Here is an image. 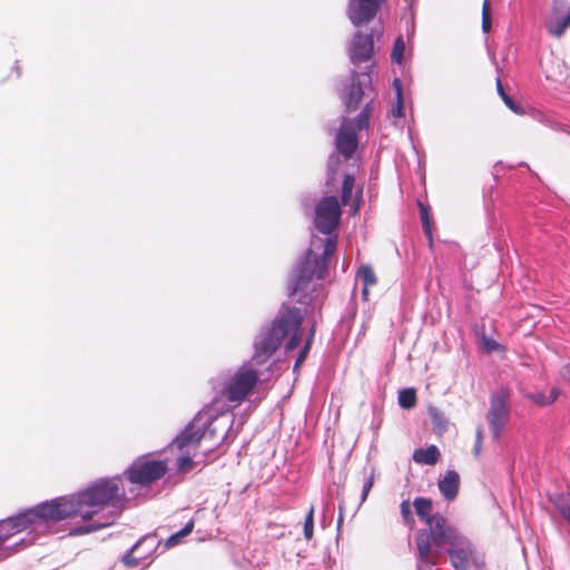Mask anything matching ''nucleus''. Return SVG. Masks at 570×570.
I'll return each instance as SVG.
<instances>
[{
  "label": "nucleus",
  "mask_w": 570,
  "mask_h": 570,
  "mask_svg": "<svg viewBox=\"0 0 570 570\" xmlns=\"http://www.w3.org/2000/svg\"><path fill=\"white\" fill-rule=\"evenodd\" d=\"M426 524L429 528L420 529L415 535L416 566L424 564L425 568H434L439 562L440 552L434 551L432 546L434 544L436 548L449 546L452 538L458 537L461 532L440 513H434Z\"/></svg>",
  "instance_id": "nucleus-5"
},
{
  "label": "nucleus",
  "mask_w": 570,
  "mask_h": 570,
  "mask_svg": "<svg viewBox=\"0 0 570 570\" xmlns=\"http://www.w3.org/2000/svg\"><path fill=\"white\" fill-rule=\"evenodd\" d=\"M372 90L371 75L366 72L358 73L353 70L348 83L340 89V98L345 107V111H355L363 98L370 96Z\"/></svg>",
  "instance_id": "nucleus-11"
},
{
  "label": "nucleus",
  "mask_w": 570,
  "mask_h": 570,
  "mask_svg": "<svg viewBox=\"0 0 570 570\" xmlns=\"http://www.w3.org/2000/svg\"><path fill=\"white\" fill-rule=\"evenodd\" d=\"M338 509H340V512H338V518H337V530L341 529L342 524H343V521H344V508H343V504H340L338 505Z\"/></svg>",
  "instance_id": "nucleus-43"
},
{
  "label": "nucleus",
  "mask_w": 570,
  "mask_h": 570,
  "mask_svg": "<svg viewBox=\"0 0 570 570\" xmlns=\"http://www.w3.org/2000/svg\"><path fill=\"white\" fill-rule=\"evenodd\" d=\"M357 135L352 124L343 118L335 136V147L345 159L352 158L357 148Z\"/></svg>",
  "instance_id": "nucleus-17"
},
{
  "label": "nucleus",
  "mask_w": 570,
  "mask_h": 570,
  "mask_svg": "<svg viewBox=\"0 0 570 570\" xmlns=\"http://www.w3.org/2000/svg\"><path fill=\"white\" fill-rule=\"evenodd\" d=\"M399 404L401 407L410 410L416 404V393L412 387L404 389L399 393Z\"/></svg>",
  "instance_id": "nucleus-27"
},
{
  "label": "nucleus",
  "mask_w": 570,
  "mask_h": 570,
  "mask_svg": "<svg viewBox=\"0 0 570 570\" xmlns=\"http://www.w3.org/2000/svg\"><path fill=\"white\" fill-rule=\"evenodd\" d=\"M420 206H421L420 216H421L422 225L424 228V233L428 236V238L430 239V242H432L431 222H430L428 208L424 207L423 205H420Z\"/></svg>",
  "instance_id": "nucleus-32"
},
{
  "label": "nucleus",
  "mask_w": 570,
  "mask_h": 570,
  "mask_svg": "<svg viewBox=\"0 0 570 570\" xmlns=\"http://www.w3.org/2000/svg\"><path fill=\"white\" fill-rule=\"evenodd\" d=\"M217 403L214 400L204 406L171 441L173 446L180 452H186L177 458L176 465L179 472H186L193 468L194 461L189 450L196 449L202 441L209 442L208 449L213 450L229 438L235 439L236 434H232L234 417L219 410Z\"/></svg>",
  "instance_id": "nucleus-2"
},
{
  "label": "nucleus",
  "mask_w": 570,
  "mask_h": 570,
  "mask_svg": "<svg viewBox=\"0 0 570 570\" xmlns=\"http://www.w3.org/2000/svg\"><path fill=\"white\" fill-rule=\"evenodd\" d=\"M393 89L395 91V98L403 97V87L402 81L399 78H394L392 82Z\"/></svg>",
  "instance_id": "nucleus-40"
},
{
  "label": "nucleus",
  "mask_w": 570,
  "mask_h": 570,
  "mask_svg": "<svg viewBox=\"0 0 570 570\" xmlns=\"http://www.w3.org/2000/svg\"><path fill=\"white\" fill-rule=\"evenodd\" d=\"M373 100L374 98L372 97L356 117V127L358 130H364L368 127L370 117L373 111Z\"/></svg>",
  "instance_id": "nucleus-26"
},
{
  "label": "nucleus",
  "mask_w": 570,
  "mask_h": 570,
  "mask_svg": "<svg viewBox=\"0 0 570 570\" xmlns=\"http://www.w3.org/2000/svg\"><path fill=\"white\" fill-rule=\"evenodd\" d=\"M440 455L438 446L432 444L425 449H416L412 458L419 464L434 465L439 461Z\"/></svg>",
  "instance_id": "nucleus-20"
},
{
  "label": "nucleus",
  "mask_w": 570,
  "mask_h": 570,
  "mask_svg": "<svg viewBox=\"0 0 570 570\" xmlns=\"http://www.w3.org/2000/svg\"><path fill=\"white\" fill-rule=\"evenodd\" d=\"M404 51H405L404 40H403L402 36H399L394 41L393 49L391 52L392 60L396 63H401L403 60Z\"/></svg>",
  "instance_id": "nucleus-29"
},
{
  "label": "nucleus",
  "mask_w": 570,
  "mask_h": 570,
  "mask_svg": "<svg viewBox=\"0 0 570 570\" xmlns=\"http://www.w3.org/2000/svg\"><path fill=\"white\" fill-rule=\"evenodd\" d=\"M21 75H22V68L20 66L19 60H16L13 66L11 67L10 75L8 77L11 78L13 76L16 79H19L21 77Z\"/></svg>",
  "instance_id": "nucleus-39"
},
{
  "label": "nucleus",
  "mask_w": 570,
  "mask_h": 570,
  "mask_svg": "<svg viewBox=\"0 0 570 570\" xmlns=\"http://www.w3.org/2000/svg\"><path fill=\"white\" fill-rule=\"evenodd\" d=\"M161 541L155 532L141 537L129 550L121 557L122 563L128 568L138 566L140 560L151 557L159 548Z\"/></svg>",
  "instance_id": "nucleus-13"
},
{
  "label": "nucleus",
  "mask_w": 570,
  "mask_h": 570,
  "mask_svg": "<svg viewBox=\"0 0 570 570\" xmlns=\"http://www.w3.org/2000/svg\"><path fill=\"white\" fill-rule=\"evenodd\" d=\"M482 446V430H476V438H475V444H474V453L479 454Z\"/></svg>",
  "instance_id": "nucleus-41"
},
{
  "label": "nucleus",
  "mask_w": 570,
  "mask_h": 570,
  "mask_svg": "<svg viewBox=\"0 0 570 570\" xmlns=\"http://www.w3.org/2000/svg\"><path fill=\"white\" fill-rule=\"evenodd\" d=\"M305 313L301 308L283 303L269 323L261 326L253 341V361L262 365L281 347L285 337L287 352L295 350L302 341L301 326Z\"/></svg>",
  "instance_id": "nucleus-3"
},
{
  "label": "nucleus",
  "mask_w": 570,
  "mask_h": 570,
  "mask_svg": "<svg viewBox=\"0 0 570 570\" xmlns=\"http://www.w3.org/2000/svg\"><path fill=\"white\" fill-rule=\"evenodd\" d=\"M374 41L373 33H362L356 31L348 46V57L353 65L368 61L373 56Z\"/></svg>",
  "instance_id": "nucleus-16"
},
{
  "label": "nucleus",
  "mask_w": 570,
  "mask_h": 570,
  "mask_svg": "<svg viewBox=\"0 0 570 570\" xmlns=\"http://www.w3.org/2000/svg\"><path fill=\"white\" fill-rule=\"evenodd\" d=\"M323 247L321 257H317L311 248L301 255L288 276V296H297L296 302L302 305L315 306L318 293L317 285H312V279L314 276L320 282L326 278L328 259L336 250V238L327 237Z\"/></svg>",
  "instance_id": "nucleus-4"
},
{
  "label": "nucleus",
  "mask_w": 570,
  "mask_h": 570,
  "mask_svg": "<svg viewBox=\"0 0 570 570\" xmlns=\"http://www.w3.org/2000/svg\"><path fill=\"white\" fill-rule=\"evenodd\" d=\"M259 381V373L249 362L243 363L233 374L225 376L220 394L235 405L240 404Z\"/></svg>",
  "instance_id": "nucleus-8"
},
{
  "label": "nucleus",
  "mask_w": 570,
  "mask_h": 570,
  "mask_svg": "<svg viewBox=\"0 0 570 570\" xmlns=\"http://www.w3.org/2000/svg\"><path fill=\"white\" fill-rule=\"evenodd\" d=\"M548 498L561 517L570 523V493L557 491L548 494Z\"/></svg>",
  "instance_id": "nucleus-19"
},
{
  "label": "nucleus",
  "mask_w": 570,
  "mask_h": 570,
  "mask_svg": "<svg viewBox=\"0 0 570 570\" xmlns=\"http://www.w3.org/2000/svg\"><path fill=\"white\" fill-rule=\"evenodd\" d=\"M413 507L419 518L425 523L434 517V513H432V501L429 498H415L413 501Z\"/></svg>",
  "instance_id": "nucleus-21"
},
{
  "label": "nucleus",
  "mask_w": 570,
  "mask_h": 570,
  "mask_svg": "<svg viewBox=\"0 0 570 570\" xmlns=\"http://www.w3.org/2000/svg\"><path fill=\"white\" fill-rule=\"evenodd\" d=\"M354 184V175L345 174L341 187V202L334 195L324 196L317 202L314 224L320 233L330 235L338 226L342 216L341 207L348 204Z\"/></svg>",
  "instance_id": "nucleus-6"
},
{
  "label": "nucleus",
  "mask_w": 570,
  "mask_h": 570,
  "mask_svg": "<svg viewBox=\"0 0 570 570\" xmlns=\"http://www.w3.org/2000/svg\"><path fill=\"white\" fill-rule=\"evenodd\" d=\"M401 515L402 518L404 519L405 522H410L413 520V515H412V508H411V504L409 501H403L401 503Z\"/></svg>",
  "instance_id": "nucleus-38"
},
{
  "label": "nucleus",
  "mask_w": 570,
  "mask_h": 570,
  "mask_svg": "<svg viewBox=\"0 0 570 570\" xmlns=\"http://www.w3.org/2000/svg\"><path fill=\"white\" fill-rule=\"evenodd\" d=\"M497 91L499 94V96L501 97V99L503 100V102L505 104V106L511 110L513 111L514 114L517 115H523L524 111L522 109L521 106H519L504 90L503 86H502V82L501 80L498 78L497 79Z\"/></svg>",
  "instance_id": "nucleus-25"
},
{
  "label": "nucleus",
  "mask_w": 570,
  "mask_h": 570,
  "mask_svg": "<svg viewBox=\"0 0 570 570\" xmlns=\"http://www.w3.org/2000/svg\"><path fill=\"white\" fill-rule=\"evenodd\" d=\"M488 423L494 441H499L510 420L509 392L499 390L492 394L488 413Z\"/></svg>",
  "instance_id": "nucleus-12"
},
{
  "label": "nucleus",
  "mask_w": 570,
  "mask_h": 570,
  "mask_svg": "<svg viewBox=\"0 0 570 570\" xmlns=\"http://www.w3.org/2000/svg\"><path fill=\"white\" fill-rule=\"evenodd\" d=\"M125 489L119 476L100 478L86 488L67 495L46 500L36 507L45 533L51 523L80 517L85 524L72 527L69 535L78 537L107 528L124 508Z\"/></svg>",
  "instance_id": "nucleus-1"
},
{
  "label": "nucleus",
  "mask_w": 570,
  "mask_h": 570,
  "mask_svg": "<svg viewBox=\"0 0 570 570\" xmlns=\"http://www.w3.org/2000/svg\"><path fill=\"white\" fill-rule=\"evenodd\" d=\"M570 26V6L568 0H553L551 4V14L546 27L549 33L561 37Z\"/></svg>",
  "instance_id": "nucleus-15"
},
{
  "label": "nucleus",
  "mask_w": 570,
  "mask_h": 570,
  "mask_svg": "<svg viewBox=\"0 0 570 570\" xmlns=\"http://www.w3.org/2000/svg\"><path fill=\"white\" fill-rule=\"evenodd\" d=\"M528 397L535 404L540 406H547L554 402V397H548L544 393L538 392V393H531L528 395Z\"/></svg>",
  "instance_id": "nucleus-33"
},
{
  "label": "nucleus",
  "mask_w": 570,
  "mask_h": 570,
  "mask_svg": "<svg viewBox=\"0 0 570 570\" xmlns=\"http://www.w3.org/2000/svg\"><path fill=\"white\" fill-rule=\"evenodd\" d=\"M314 333H315V328L312 327L311 330V333H309V336L306 338V342L304 344V346L301 348L299 353H298V356H297V363H303L309 352V348H311V344H312V341H313V336H314Z\"/></svg>",
  "instance_id": "nucleus-34"
},
{
  "label": "nucleus",
  "mask_w": 570,
  "mask_h": 570,
  "mask_svg": "<svg viewBox=\"0 0 570 570\" xmlns=\"http://www.w3.org/2000/svg\"><path fill=\"white\" fill-rule=\"evenodd\" d=\"M548 397H554V401H556V400H557V397H558V392H557V390H554V389H553V390H551L550 395H549Z\"/></svg>",
  "instance_id": "nucleus-44"
},
{
  "label": "nucleus",
  "mask_w": 570,
  "mask_h": 570,
  "mask_svg": "<svg viewBox=\"0 0 570 570\" xmlns=\"http://www.w3.org/2000/svg\"><path fill=\"white\" fill-rule=\"evenodd\" d=\"M460 475L454 470H449L444 478L439 481L441 494L449 501L453 500L459 492Z\"/></svg>",
  "instance_id": "nucleus-18"
},
{
  "label": "nucleus",
  "mask_w": 570,
  "mask_h": 570,
  "mask_svg": "<svg viewBox=\"0 0 570 570\" xmlns=\"http://www.w3.org/2000/svg\"><path fill=\"white\" fill-rule=\"evenodd\" d=\"M560 374L564 381L570 383V364L562 366Z\"/></svg>",
  "instance_id": "nucleus-42"
},
{
  "label": "nucleus",
  "mask_w": 570,
  "mask_h": 570,
  "mask_svg": "<svg viewBox=\"0 0 570 570\" xmlns=\"http://www.w3.org/2000/svg\"><path fill=\"white\" fill-rule=\"evenodd\" d=\"M391 115L395 118H401L404 116V99L403 97L395 98V102L391 108Z\"/></svg>",
  "instance_id": "nucleus-35"
},
{
  "label": "nucleus",
  "mask_w": 570,
  "mask_h": 570,
  "mask_svg": "<svg viewBox=\"0 0 570 570\" xmlns=\"http://www.w3.org/2000/svg\"><path fill=\"white\" fill-rule=\"evenodd\" d=\"M304 538L309 541L314 533V507L308 510L304 521Z\"/></svg>",
  "instance_id": "nucleus-30"
},
{
  "label": "nucleus",
  "mask_w": 570,
  "mask_h": 570,
  "mask_svg": "<svg viewBox=\"0 0 570 570\" xmlns=\"http://www.w3.org/2000/svg\"><path fill=\"white\" fill-rule=\"evenodd\" d=\"M416 570H434V568H425V566L422 564V566H416Z\"/></svg>",
  "instance_id": "nucleus-45"
},
{
  "label": "nucleus",
  "mask_w": 570,
  "mask_h": 570,
  "mask_svg": "<svg viewBox=\"0 0 570 570\" xmlns=\"http://www.w3.org/2000/svg\"><path fill=\"white\" fill-rule=\"evenodd\" d=\"M194 529V521L189 520L179 531L173 533L164 543V548H174L178 546L181 540L191 533Z\"/></svg>",
  "instance_id": "nucleus-24"
},
{
  "label": "nucleus",
  "mask_w": 570,
  "mask_h": 570,
  "mask_svg": "<svg viewBox=\"0 0 570 570\" xmlns=\"http://www.w3.org/2000/svg\"><path fill=\"white\" fill-rule=\"evenodd\" d=\"M490 29H491V17H490L488 3H487V1H484L483 10H482V30H483V32H489Z\"/></svg>",
  "instance_id": "nucleus-36"
},
{
  "label": "nucleus",
  "mask_w": 570,
  "mask_h": 570,
  "mask_svg": "<svg viewBox=\"0 0 570 570\" xmlns=\"http://www.w3.org/2000/svg\"><path fill=\"white\" fill-rule=\"evenodd\" d=\"M301 365V363H297V360L295 361V364H294V371Z\"/></svg>",
  "instance_id": "nucleus-46"
},
{
  "label": "nucleus",
  "mask_w": 570,
  "mask_h": 570,
  "mask_svg": "<svg viewBox=\"0 0 570 570\" xmlns=\"http://www.w3.org/2000/svg\"><path fill=\"white\" fill-rule=\"evenodd\" d=\"M374 479H375V470H374V468H372L370 473L365 474L364 480H363L360 505L366 501L368 493L373 488Z\"/></svg>",
  "instance_id": "nucleus-28"
},
{
  "label": "nucleus",
  "mask_w": 570,
  "mask_h": 570,
  "mask_svg": "<svg viewBox=\"0 0 570 570\" xmlns=\"http://www.w3.org/2000/svg\"><path fill=\"white\" fill-rule=\"evenodd\" d=\"M385 0H348L346 13L354 27L370 22Z\"/></svg>",
  "instance_id": "nucleus-14"
},
{
  "label": "nucleus",
  "mask_w": 570,
  "mask_h": 570,
  "mask_svg": "<svg viewBox=\"0 0 570 570\" xmlns=\"http://www.w3.org/2000/svg\"><path fill=\"white\" fill-rule=\"evenodd\" d=\"M340 160L337 156H331L327 161V179H326V186L333 185L335 180V174H336V167L338 165Z\"/></svg>",
  "instance_id": "nucleus-31"
},
{
  "label": "nucleus",
  "mask_w": 570,
  "mask_h": 570,
  "mask_svg": "<svg viewBox=\"0 0 570 570\" xmlns=\"http://www.w3.org/2000/svg\"><path fill=\"white\" fill-rule=\"evenodd\" d=\"M22 531H28V535H31V538L20 541L22 546L31 544L37 537L46 534L36 507L27 509L13 517L0 520V549L7 540Z\"/></svg>",
  "instance_id": "nucleus-7"
},
{
  "label": "nucleus",
  "mask_w": 570,
  "mask_h": 570,
  "mask_svg": "<svg viewBox=\"0 0 570 570\" xmlns=\"http://www.w3.org/2000/svg\"><path fill=\"white\" fill-rule=\"evenodd\" d=\"M429 416L431 419V422L433 424L434 430L438 433H443L446 431L448 428V419L445 414L435 406H430L428 410Z\"/></svg>",
  "instance_id": "nucleus-22"
},
{
  "label": "nucleus",
  "mask_w": 570,
  "mask_h": 570,
  "mask_svg": "<svg viewBox=\"0 0 570 570\" xmlns=\"http://www.w3.org/2000/svg\"><path fill=\"white\" fill-rule=\"evenodd\" d=\"M357 278L361 279L364 287L362 291L363 296L368 294L367 288L376 284V276L370 265H362L357 271Z\"/></svg>",
  "instance_id": "nucleus-23"
},
{
  "label": "nucleus",
  "mask_w": 570,
  "mask_h": 570,
  "mask_svg": "<svg viewBox=\"0 0 570 570\" xmlns=\"http://www.w3.org/2000/svg\"><path fill=\"white\" fill-rule=\"evenodd\" d=\"M446 553L451 566L455 570H482L485 566L484 556L475 548L472 541L462 533L452 538Z\"/></svg>",
  "instance_id": "nucleus-9"
},
{
  "label": "nucleus",
  "mask_w": 570,
  "mask_h": 570,
  "mask_svg": "<svg viewBox=\"0 0 570 570\" xmlns=\"http://www.w3.org/2000/svg\"><path fill=\"white\" fill-rule=\"evenodd\" d=\"M482 343H483V350L487 353L495 352L500 348V344L497 341H494L493 338L487 337V336H483Z\"/></svg>",
  "instance_id": "nucleus-37"
},
{
  "label": "nucleus",
  "mask_w": 570,
  "mask_h": 570,
  "mask_svg": "<svg viewBox=\"0 0 570 570\" xmlns=\"http://www.w3.org/2000/svg\"><path fill=\"white\" fill-rule=\"evenodd\" d=\"M167 470V463L164 460L139 456L124 471V475L131 484L148 487L160 480Z\"/></svg>",
  "instance_id": "nucleus-10"
}]
</instances>
